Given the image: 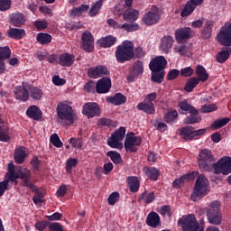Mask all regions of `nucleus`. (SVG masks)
Returning a JSON list of instances; mask_svg holds the SVG:
<instances>
[{
	"label": "nucleus",
	"mask_w": 231,
	"mask_h": 231,
	"mask_svg": "<svg viewBox=\"0 0 231 231\" xmlns=\"http://www.w3.org/2000/svg\"><path fill=\"white\" fill-rule=\"evenodd\" d=\"M214 172L215 174H224V176L231 174V157L220 158L214 165Z\"/></svg>",
	"instance_id": "8"
},
{
	"label": "nucleus",
	"mask_w": 231,
	"mask_h": 231,
	"mask_svg": "<svg viewBox=\"0 0 231 231\" xmlns=\"http://www.w3.org/2000/svg\"><path fill=\"white\" fill-rule=\"evenodd\" d=\"M208 192H210L208 179L203 174L199 175L190 196L192 201H199V199L208 196Z\"/></svg>",
	"instance_id": "3"
},
{
	"label": "nucleus",
	"mask_w": 231,
	"mask_h": 231,
	"mask_svg": "<svg viewBox=\"0 0 231 231\" xmlns=\"http://www.w3.org/2000/svg\"><path fill=\"white\" fill-rule=\"evenodd\" d=\"M164 120L167 124H174L178 120V112L176 110H170L164 116Z\"/></svg>",
	"instance_id": "48"
},
{
	"label": "nucleus",
	"mask_w": 231,
	"mask_h": 231,
	"mask_svg": "<svg viewBox=\"0 0 231 231\" xmlns=\"http://www.w3.org/2000/svg\"><path fill=\"white\" fill-rule=\"evenodd\" d=\"M109 70L105 66L99 65L96 68L88 69V75L90 79H98L99 77H104V75H108Z\"/></svg>",
	"instance_id": "22"
},
{
	"label": "nucleus",
	"mask_w": 231,
	"mask_h": 231,
	"mask_svg": "<svg viewBox=\"0 0 231 231\" xmlns=\"http://www.w3.org/2000/svg\"><path fill=\"white\" fill-rule=\"evenodd\" d=\"M137 108L147 115H154V105L152 102L144 101L143 103H140Z\"/></svg>",
	"instance_id": "33"
},
{
	"label": "nucleus",
	"mask_w": 231,
	"mask_h": 231,
	"mask_svg": "<svg viewBox=\"0 0 231 231\" xmlns=\"http://www.w3.org/2000/svg\"><path fill=\"white\" fill-rule=\"evenodd\" d=\"M52 83L54 86H64V84H66V79L55 75L52 77Z\"/></svg>",
	"instance_id": "64"
},
{
	"label": "nucleus",
	"mask_w": 231,
	"mask_h": 231,
	"mask_svg": "<svg viewBox=\"0 0 231 231\" xmlns=\"http://www.w3.org/2000/svg\"><path fill=\"white\" fill-rule=\"evenodd\" d=\"M207 217L210 225H221L223 215L221 214V203L219 201L213 200L208 204Z\"/></svg>",
	"instance_id": "4"
},
{
	"label": "nucleus",
	"mask_w": 231,
	"mask_h": 231,
	"mask_svg": "<svg viewBox=\"0 0 231 231\" xmlns=\"http://www.w3.org/2000/svg\"><path fill=\"white\" fill-rule=\"evenodd\" d=\"M82 113L88 116V118H93L100 115V108L97 103H88L84 105Z\"/></svg>",
	"instance_id": "19"
},
{
	"label": "nucleus",
	"mask_w": 231,
	"mask_h": 231,
	"mask_svg": "<svg viewBox=\"0 0 231 231\" xmlns=\"http://www.w3.org/2000/svg\"><path fill=\"white\" fill-rule=\"evenodd\" d=\"M12 6V0H0V11L6 12Z\"/></svg>",
	"instance_id": "60"
},
{
	"label": "nucleus",
	"mask_w": 231,
	"mask_h": 231,
	"mask_svg": "<svg viewBox=\"0 0 231 231\" xmlns=\"http://www.w3.org/2000/svg\"><path fill=\"white\" fill-rule=\"evenodd\" d=\"M158 212L161 214V216H168V217H171V208L168 206H163L162 208H159Z\"/></svg>",
	"instance_id": "63"
},
{
	"label": "nucleus",
	"mask_w": 231,
	"mask_h": 231,
	"mask_svg": "<svg viewBox=\"0 0 231 231\" xmlns=\"http://www.w3.org/2000/svg\"><path fill=\"white\" fill-rule=\"evenodd\" d=\"M111 89V79L103 78L98 79L96 85L97 93L99 95H105L106 93H109Z\"/></svg>",
	"instance_id": "18"
},
{
	"label": "nucleus",
	"mask_w": 231,
	"mask_h": 231,
	"mask_svg": "<svg viewBox=\"0 0 231 231\" xmlns=\"http://www.w3.org/2000/svg\"><path fill=\"white\" fill-rule=\"evenodd\" d=\"M7 169L8 172L5 174V178H9L11 181H15V180L20 178V180H23V187H28L32 190H37V187L30 181V179L32 178L30 170L21 166L15 167L14 163H9Z\"/></svg>",
	"instance_id": "1"
},
{
	"label": "nucleus",
	"mask_w": 231,
	"mask_h": 231,
	"mask_svg": "<svg viewBox=\"0 0 231 231\" xmlns=\"http://www.w3.org/2000/svg\"><path fill=\"white\" fill-rule=\"evenodd\" d=\"M214 162L212 152L208 150H202L199 154V167L202 171H208V165Z\"/></svg>",
	"instance_id": "12"
},
{
	"label": "nucleus",
	"mask_w": 231,
	"mask_h": 231,
	"mask_svg": "<svg viewBox=\"0 0 231 231\" xmlns=\"http://www.w3.org/2000/svg\"><path fill=\"white\" fill-rule=\"evenodd\" d=\"M75 62V55L69 53H63L60 56L59 64L64 66L65 68H69Z\"/></svg>",
	"instance_id": "25"
},
{
	"label": "nucleus",
	"mask_w": 231,
	"mask_h": 231,
	"mask_svg": "<svg viewBox=\"0 0 231 231\" xmlns=\"http://www.w3.org/2000/svg\"><path fill=\"white\" fill-rule=\"evenodd\" d=\"M160 19H162V11L155 7L152 11L144 14L143 17V22L147 26H152L154 24H157V23H160Z\"/></svg>",
	"instance_id": "10"
},
{
	"label": "nucleus",
	"mask_w": 231,
	"mask_h": 231,
	"mask_svg": "<svg viewBox=\"0 0 231 231\" xmlns=\"http://www.w3.org/2000/svg\"><path fill=\"white\" fill-rule=\"evenodd\" d=\"M172 44H174V38L171 35H166L162 38L160 48L163 53H168L171 51Z\"/></svg>",
	"instance_id": "23"
},
{
	"label": "nucleus",
	"mask_w": 231,
	"mask_h": 231,
	"mask_svg": "<svg viewBox=\"0 0 231 231\" xmlns=\"http://www.w3.org/2000/svg\"><path fill=\"white\" fill-rule=\"evenodd\" d=\"M29 91H30L31 98H32L33 100H41L42 98V95H44V93L41 90V88L37 87H32V88L30 87Z\"/></svg>",
	"instance_id": "44"
},
{
	"label": "nucleus",
	"mask_w": 231,
	"mask_h": 231,
	"mask_svg": "<svg viewBox=\"0 0 231 231\" xmlns=\"http://www.w3.org/2000/svg\"><path fill=\"white\" fill-rule=\"evenodd\" d=\"M6 180L0 182V198L2 196H5V192L8 189V185L10 183V179L8 177H5Z\"/></svg>",
	"instance_id": "56"
},
{
	"label": "nucleus",
	"mask_w": 231,
	"mask_h": 231,
	"mask_svg": "<svg viewBox=\"0 0 231 231\" xmlns=\"http://www.w3.org/2000/svg\"><path fill=\"white\" fill-rule=\"evenodd\" d=\"M190 116L184 119V124L190 125L191 124H199L201 122V116L198 115V111L195 109V113H189Z\"/></svg>",
	"instance_id": "42"
},
{
	"label": "nucleus",
	"mask_w": 231,
	"mask_h": 231,
	"mask_svg": "<svg viewBox=\"0 0 231 231\" xmlns=\"http://www.w3.org/2000/svg\"><path fill=\"white\" fill-rule=\"evenodd\" d=\"M142 143V138L134 135V133L128 134L125 141V148L130 152H136L137 147Z\"/></svg>",
	"instance_id": "11"
},
{
	"label": "nucleus",
	"mask_w": 231,
	"mask_h": 231,
	"mask_svg": "<svg viewBox=\"0 0 231 231\" xmlns=\"http://www.w3.org/2000/svg\"><path fill=\"white\" fill-rule=\"evenodd\" d=\"M78 162H79L77 161V159H73V158H70L67 161L66 171H67V172H69V174H71V171H72L73 167H77Z\"/></svg>",
	"instance_id": "57"
},
{
	"label": "nucleus",
	"mask_w": 231,
	"mask_h": 231,
	"mask_svg": "<svg viewBox=\"0 0 231 231\" xmlns=\"http://www.w3.org/2000/svg\"><path fill=\"white\" fill-rule=\"evenodd\" d=\"M107 156L114 162L115 163H118L122 158L120 157V153L118 152H108Z\"/></svg>",
	"instance_id": "61"
},
{
	"label": "nucleus",
	"mask_w": 231,
	"mask_h": 231,
	"mask_svg": "<svg viewBox=\"0 0 231 231\" xmlns=\"http://www.w3.org/2000/svg\"><path fill=\"white\" fill-rule=\"evenodd\" d=\"M198 84H199V79H198V78H190L187 81L184 89L188 93H190L191 91H193L194 88H196V86H198Z\"/></svg>",
	"instance_id": "47"
},
{
	"label": "nucleus",
	"mask_w": 231,
	"mask_h": 231,
	"mask_svg": "<svg viewBox=\"0 0 231 231\" xmlns=\"http://www.w3.org/2000/svg\"><path fill=\"white\" fill-rule=\"evenodd\" d=\"M30 154V152L28 149L24 146H18L14 150V159L15 163L18 165H21L22 163H24V160H26V156Z\"/></svg>",
	"instance_id": "21"
},
{
	"label": "nucleus",
	"mask_w": 231,
	"mask_h": 231,
	"mask_svg": "<svg viewBox=\"0 0 231 231\" xmlns=\"http://www.w3.org/2000/svg\"><path fill=\"white\" fill-rule=\"evenodd\" d=\"M126 183L131 192H138L140 189V180H138V177H128Z\"/></svg>",
	"instance_id": "30"
},
{
	"label": "nucleus",
	"mask_w": 231,
	"mask_h": 231,
	"mask_svg": "<svg viewBox=\"0 0 231 231\" xmlns=\"http://www.w3.org/2000/svg\"><path fill=\"white\" fill-rule=\"evenodd\" d=\"M98 43L102 48H111V46H114V44L116 43V37L113 35H107L101 38L98 41Z\"/></svg>",
	"instance_id": "28"
},
{
	"label": "nucleus",
	"mask_w": 231,
	"mask_h": 231,
	"mask_svg": "<svg viewBox=\"0 0 231 231\" xmlns=\"http://www.w3.org/2000/svg\"><path fill=\"white\" fill-rule=\"evenodd\" d=\"M143 172L150 180H152L153 181H156V180H158L160 177V171H158L156 168H143Z\"/></svg>",
	"instance_id": "38"
},
{
	"label": "nucleus",
	"mask_w": 231,
	"mask_h": 231,
	"mask_svg": "<svg viewBox=\"0 0 231 231\" xmlns=\"http://www.w3.org/2000/svg\"><path fill=\"white\" fill-rule=\"evenodd\" d=\"M178 223L183 231H203V227L199 226L194 215L183 216Z\"/></svg>",
	"instance_id": "6"
},
{
	"label": "nucleus",
	"mask_w": 231,
	"mask_h": 231,
	"mask_svg": "<svg viewBox=\"0 0 231 231\" xmlns=\"http://www.w3.org/2000/svg\"><path fill=\"white\" fill-rule=\"evenodd\" d=\"M0 142H10V128L6 123L0 125Z\"/></svg>",
	"instance_id": "32"
},
{
	"label": "nucleus",
	"mask_w": 231,
	"mask_h": 231,
	"mask_svg": "<svg viewBox=\"0 0 231 231\" xmlns=\"http://www.w3.org/2000/svg\"><path fill=\"white\" fill-rule=\"evenodd\" d=\"M198 176L197 171H193L192 173H188L183 175L181 178L177 179L173 181V187H176L177 189L181 187L185 182L190 181V180H194Z\"/></svg>",
	"instance_id": "26"
},
{
	"label": "nucleus",
	"mask_w": 231,
	"mask_h": 231,
	"mask_svg": "<svg viewBox=\"0 0 231 231\" xmlns=\"http://www.w3.org/2000/svg\"><path fill=\"white\" fill-rule=\"evenodd\" d=\"M167 67V60L163 56H157L150 61L151 71H163Z\"/></svg>",
	"instance_id": "16"
},
{
	"label": "nucleus",
	"mask_w": 231,
	"mask_h": 231,
	"mask_svg": "<svg viewBox=\"0 0 231 231\" xmlns=\"http://www.w3.org/2000/svg\"><path fill=\"white\" fill-rule=\"evenodd\" d=\"M81 39L83 50H85V51L91 52L93 50H95V39L89 31L83 32Z\"/></svg>",
	"instance_id": "17"
},
{
	"label": "nucleus",
	"mask_w": 231,
	"mask_h": 231,
	"mask_svg": "<svg viewBox=\"0 0 231 231\" xmlns=\"http://www.w3.org/2000/svg\"><path fill=\"white\" fill-rule=\"evenodd\" d=\"M89 10L88 5H81L79 7H74L70 11V15L72 17H79V15H82L84 12H88Z\"/></svg>",
	"instance_id": "43"
},
{
	"label": "nucleus",
	"mask_w": 231,
	"mask_h": 231,
	"mask_svg": "<svg viewBox=\"0 0 231 231\" xmlns=\"http://www.w3.org/2000/svg\"><path fill=\"white\" fill-rule=\"evenodd\" d=\"M26 115L29 118H32L33 120H40L41 116H42V112L37 106H31L26 110Z\"/></svg>",
	"instance_id": "29"
},
{
	"label": "nucleus",
	"mask_w": 231,
	"mask_h": 231,
	"mask_svg": "<svg viewBox=\"0 0 231 231\" xmlns=\"http://www.w3.org/2000/svg\"><path fill=\"white\" fill-rule=\"evenodd\" d=\"M10 55H12V51L8 46L0 48V75L1 73H5V68L4 60L10 59Z\"/></svg>",
	"instance_id": "24"
},
{
	"label": "nucleus",
	"mask_w": 231,
	"mask_h": 231,
	"mask_svg": "<svg viewBox=\"0 0 231 231\" xmlns=\"http://www.w3.org/2000/svg\"><path fill=\"white\" fill-rule=\"evenodd\" d=\"M163 77H165V71L164 70L152 71V80L153 82H157L158 84H162V82H163Z\"/></svg>",
	"instance_id": "45"
},
{
	"label": "nucleus",
	"mask_w": 231,
	"mask_h": 231,
	"mask_svg": "<svg viewBox=\"0 0 231 231\" xmlns=\"http://www.w3.org/2000/svg\"><path fill=\"white\" fill-rule=\"evenodd\" d=\"M14 97L16 100L26 102L30 98V85L23 83L14 88Z\"/></svg>",
	"instance_id": "14"
},
{
	"label": "nucleus",
	"mask_w": 231,
	"mask_h": 231,
	"mask_svg": "<svg viewBox=\"0 0 231 231\" xmlns=\"http://www.w3.org/2000/svg\"><path fill=\"white\" fill-rule=\"evenodd\" d=\"M104 5V0H98L95 4L92 5V6L89 9L88 15L90 17H95L98 15L100 12V8H102Z\"/></svg>",
	"instance_id": "40"
},
{
	"label": "nucleus",
	"mask_w": 231,
	"mask_h": 231,
	"mask_svg": "<svg viewBox=\"0 0 231 231\" xmlns=\"http://www.w3.org/2000/svg\"><path fill=\"white\" fill-rule=\"evenodd\" d=\"M212 35V22L208 21L205 23L202 30V37L204 39H208Z\"/></svg>",
	"instance_id": "52"
},
{
	"label": "nucleus",
	"mask_w": 231,
	"mask_h": 231,
	"mask_svg": "<svg viewBox=\"0 0 231 231\" xmlns=\"http://www.w3.org/2000/svg\"><path fill=\"white\" fill-rule=\"evenodd\" d=\"M156 199V196H154V192L145 190L139 196V200L143 201V203H152V201Z\"/></svg>",
	"instance_id": "39"
},
{
	"label": "nucleus",
	"mask_w": 231,
	"mask_h": 231,
	"mask_svg": "<svg viewBox=\"0 0 231 231\" xmlns=\"http://www.w3.org/2000/svg\"><path fill=\"white\" fill-rule=\"evenodd\" d=\"M207 130L205 129H199V130H194L191 126H185L180 129V134L183 140H194L196 136H201V134H205Z\"/></svg>",
	"instance_id": "13"
},
{
	"label": "nucleus",
	"mask_w": 231,
	"mask_h": 231,
	"mask_svg": "<svg viewBox=\"0 0 231 231\" xmlns=\"http://www.w3.org/2000/svg\"><path fill=\"white\" fill-rule=\"evenodd\" d=\"M216 109H217V106L215 104H207L200 108V111L201 113H212L213 111H216Z\"/></svg>",
	"instance_id": "59"
},
{
	"label": "nucleus",
	"mask_w": 231,
	"mask_h": 231,
	"mask_svg": "<svg viewBox=\"0 0 231 231\" xmlns=\"http://www.w3.org/2000/svg\"><path fill=\"white\" fill-rule=\"evenodd\" d=\"M198 5H195V4L191 3L190 0L187 2V4L184 6V9L180 13L181 17H189L192 12L196 10Z\"/></svg>",
	"instance_id": "41"
},
{
	"label": "nucleus",
	"mask_w": 231,
	"mask_h": 231,
	"mask_svg": "<svg viewBox=\"0 0 231 231\" xmlns=\"http://www.w3.org/2000/svg\"><path fill=\"white\" fill-rule=\"evenodd\" d=\"M32 191L36 192L35 196L32 198L33 203L38 206L42 205V203H44V192H39L37 189Z\"/></svg>",
	"instance_id": "53"
},
{
	"label": "nucleus",
	"mask_w": 231,
	"mask_h": 231,
	"mask_svg": "<svg viewBox=\"0 0 231 231\" xmlns=\"http://www.w3.org/2000/svg\"><path fill=\"white\" fill-rule=\"evenodd\" d=\"M179 107L181 111H185L186 113H196V108L189 104L187 100L180 101Z\"/></svg>",
	"instance_id": "49"
},
{
	"label": "nucleus",
	"mask_w": 231,
	"mask_h": 231,
	"mask_svg": "<svg viewBox=\"0 0 231 231\" xmlns=\"http://www.w3.org/2000/svg\"><path fill=\"white\" fill-rule=\"evenodd\" d=\"M36 40L40 44H50L51 42V35L46 32H40L37 34Z\"/></svg>",
	"instance_id": "46"
},
{
	"label": "nucleus",
	"mask_w": 231,
	"mask_h": 231,
	"mask_svg": "<svg viewBox=\"0 0 231 231\" xmlns=\"http://www.w3.org/2000/svg\"><path fill=\"white\" fill-rule=\"evenodd\" d=\"M146 223L149 226H152L153 228H156L158 225H160V216L158 213L152 212L148 215Z\"/></svg>",
	"instance_id": "37"
},
{
	"label": "nucleus",
	"mask_w": 231,
	"mask_h": 231,
	"mask_svg": "<svg viewBox=\"0 0 231 231\" xmlns=\"http://www.w3.org/2000/svg\"><path fill=\"white\" fill-rule=\"evenodd\" d=\"M115 56L119 64H124L134 59V44L131 41H124L116 49Z\"/></svg>",
	"instance_id": "2"
},
{
	"label": "nucleus",
	"mask_w": 231,
	"mask_h": 231,
	"mask_svg": "<svg viewBox=\"0 0 231 231\" xmlns=\"http://www.w3.org/2000/svg\"><path fill=\"white\" fill-rule=\"evenodd\" d=\"M115 12L117 15H123L125 21H129L130 23H134V21L140 17V11L133 8H129L124 13V10H121L120 7L116 6Z\"/></svg>",
	"instance_id": "15"
},
{
	"label": "nucleus",
	"mask_w": 231,
	"mask_h": 231,
	"mask_svg": "<svg viewBox=\"0 0 231 231\" xmlns=\"http://www.w3.org/2000/svg\"><path fill=\"white\" fill-rule=\"evenodd\" d=\"M196 75L199 82H207L208 80V73L205 67L199 65L196 68Z\"/></svg>",
	"instance_id": "34"
},
{
	"label": "nucleus",
	"mask_w": 231,
	"mask_h": 231,
	"mask_svg": "<svg viewBox=\"0 0 231 231\" xmlns=\"http://www.w3.org/2000/svg\"><path fill=\"white\" fill-rule=\"evenodd\" d=\"M11 23L14 26H23L26 23V18H24V14L16 13L11 15Z\"/></svg>",
	"instance_id": "35"
},
{
	"label": "nucleus",
	"mask_w": 231,
	"mask_h": 231,
	"mask_svg": "<svg viewBox=\"0 0 231 231\" xmlns=\"http://www.w3.org/2000/svg\"><path fill=\"white\" fill-rule=\"evenodd\" d=\"M140 26L138 23H124L121 24V30H125V32H136Z\"/></svg>",
	"instance_id": "55"
},
{
	"label": "nucleus",
	"mask_w": 231,
	"mask_h": 231,
	"mask_svg": "<svg viewBox=\"0 0 231 231\" xmlns=\"http://www.w3.org/2000/svg\"><path fill=\"white\" fill-rule=\"evenodd\" d=\"M231 54V48L230 47H224L222 48L221 51L217 55V60L220 64L226 62V60L230 57Z\"/></svg>",
	"instance_id": "36"
},
{
	"label": "nucleus",
	"mask_w": 231,
	"mask_h": 231,
	"mask_svg": "<svg viewBox=\"0 0 231 231\" xmlns=\"http://www.w3.org/2000/svg\"><path fill=\"white\" fill-rule=\"evenodd\" d=\"M193 74H194V69H192V68L190 67H186L180 69L181 77H192Z\"/></svg>",
	"instance_id": "62"
},
{
	"label": "nucleus",
	"mask_w": 231,
	"mask_h": 231,
	"mask_svg": "<svg viewBox=\"0 0 231 231\" xmlns=\"http://www.w3.org/2000/svg\"><path fill=\"white\" fill-rule=\"evenodd\" d=\"M69 143H70L74 149H80L82 147V139L71 137L69 140Z\"/></svg>",
	"instance_id": "58"
},
{
	"label": "nucleus",
	"mask_w": 231,
	"mask_h": 231,
	"mask_svg": "<svg viewBox=\"0 0 231 231\" xmlns=\"http://www.w3.org/2000/svg\"><path fill=\"white\" fill-rule=\"evenodd\" d=\"M217 41L222 46H231V22H227L221 27L217 35Z\"/></svg>",
	"instance_id": "9"
},
{
	"label": "nucleus",
	"mask_w": 231,
	"mask_h": 231,
	"mask_svg": "<svg viewBox=\"0 0 231 231\" xmlns=\"http://www.w3.org/2000/svg\"><path fill=\"white\" fill-rule=\"evenodd\" d=\"M7 35L10 39H23L26 35L24 29L10 28L7 31Z\"/></svg>",
	"instance_id": "31"
},
{
	"label": "nucleus",
	"mask_w": 231,
	"mask_h": 231,
	"mask_svg": "<svg viewBox=\"0 0 231 231\" xmlns=\"http://www.w3.org/2000/svg\"><path fill=\"white\" fill-rule=\"evenodd\" d=\"M143 73V63L142 61H135L132 69V74L134 77H138Z\"/></svg>",
	"instance_id": "50"
},
{
	"label": "nucleus",
	"mask_w": 231,
	"mask_h": 231,
	"mask_svg": "<svg viewBox=\"0 0 231 231\" xmlns=\"http://www.w3.org/2000/svg\"><path fill=\"white\" fill-rule=\"evenodd\" d=\"M58 117L60 120H68L70 124H73L75 120V112L73 111V107H71V104L68 101L60 102L56 108Z\"/></svg>",
	"instance_id": "5"
},
{
	"label": "nucleus",
	"mask_w": 231,
	"mask_h": 231,
	"mask_svg": "<svg viewBox=\"0 0 231 231\" xmlns=\"http://www.w3.org/2000/svg\"><path fill=\"white\" fill-rule=\"evenodd\" d=\"M192 35H194V32L189 27L180 28L175 31V39L178 42H183V41L190 39Z\"/></svg>",
	"instance_id": "20"
},
{
	"label": "nucleus",
	"mask_w": 231,
	"mask_h": 231,
	"mask_svg": "<svg viewBox=\"0 0 231 231\" xmlns=\"http://www.w3.org/2000/svg\"><path fill=\"white\" fill-rule=\"evenodd\" d=\"M51 143L54 145V147H57L58 149H60L62 147L63 143L62 141H60V138L59 137V134H53L51 135Z\"/></svg>",
	"instance_id": "54"
},
{
	"label": "nucleus",
	"mask_w": 231,
	"mask_h": 231,
	"mask_svg": "<svg viewBox=\"0 0 231 231\" xmlns=\"http://www.w3.org/2000/svg\"><path fill=\"white\" fill-rule=\"evenodd\" d=\"M125 138V127H120L119 129L116 130L111 137L107 139V145L112 149H124V139Z\"/></svg>",
	"instance_id": "7"
},
{
	"label": "nucleus",
	"mask_w": 231,
	"mask_h": 231,
	"mask_svg": "<svg viewBox=\"0 0 231 231\" xmlns=\"http://www.w3.org/2000/svg\"><path fill=\"white\" fill-rule=\"evenodd\" d=\"M127 98L121 93H117L115 96L108 97L106 98V102L109 104H114V106H122V104H125Z\"/></svg>",
	"instance_id": "27"
},
{
	"label": "nucleus",
	"mask_w": 231,
	"mask_h": 231,
	"mask_svg": "<svg viewBox=\"0 0 231 231\" xmlns=\"http://www.w3.org/2000/svg\"><path fill=\"white\" fill-rule=\"evenodd\" d=\"M228 122H230V118L228 117L217 119L212 123L211 126L213 129H221V127H225Z\"/></svg>",
	"instance_id": "51"
}]
</instances>
